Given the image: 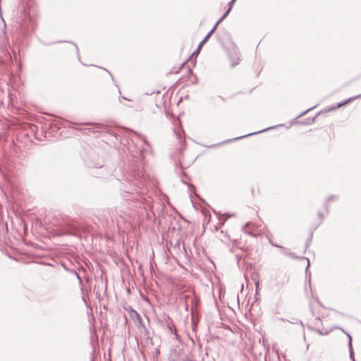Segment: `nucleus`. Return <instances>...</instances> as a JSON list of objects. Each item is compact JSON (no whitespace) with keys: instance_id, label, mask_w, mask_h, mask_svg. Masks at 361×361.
<instances>
[{"instance_id":"nucleus-1","label":"nucleus","mask_w":361,"mask_h":361,"mask_svg":"<svg viewBox=\"0 0 361 361\" xmlns=\"http://www.w3.org/2000/svg\"><path fill=\"white\" fill-rule=\"evenodd\" d=\"M128 179L131 184L137 187V189H135V191L137 193H144V191L145 190L146 178L142 170L140 169H137V170L133 169Z\"/></svg>"},{"instance_id":"nucleus-2","label":"nucleus","mask_w":361,"mask_h":361,"mask_svg":"<svg viewBox=\"0 0 361 361\" xmlns=\"http://www.w3.org/2000/svg\"><path fill=\"white\" fill-rule=\"evenodd\" d=\"M334 329H341L343 332H344L348 336V337L349 357H350V359L352 361L355 360V354H354V351H353V344H352V340H353L352 339V336L349 334L345 332L341 327L336 326Z\"/></svg>"},{"instance_id":"nucleus-3","label":"nucleus","mask_w":361,"mask_h":361,"mask_svg":"<svg viewBox=\"0 0 361 361\" xmlns=\"http://www.w3.org/2000/svg\"><path fill=\"white\" fill-rule=\"evenodd\" d=\"M273 246L276 247H279L281 249V252L286 255V256H289L291 258H297V257L295 256V255L290 252L288 249L281 246V245H279L278 244H272Z\"/></svg>"},{"instance_id":"nucleus-4","label":"nucleus","mask_w":361,"mask_h":361,"mask_svg":"<svg viewBox=\"0 0 361 361\" xmlns=\"http://www.w3.org/2000/svg\"><path fill=\"white\" fill-rule=\"evenodd\" d=\"M303 259H306L307 260V265L305 268V276H306V278L308 279V287H309V289L310 290V291H312V286H311V282H310V273L308 271V269H309V267L310 266V260L308 258H306V257H303Z\"/></svg>"},{"instance_id":"nucleus-5","label":"nucleus","mask_w":361,"mask_h":361,"mask_svg":"<svg viewBox=\"0 0 361 361\" xmlns=\"http://www.w3.org/2000/svg\"><path fill=\"white\" fill-rule=\"evenodd\" d=\"M8 227H0V240H6Z\"/></svg>"},{"instance_id":"nucleus-6","label":"nucleus","mask_w":361,"mask_h":361,"mask_svg":"<svg viewBox=\"0 0 361 361\" xmlns=\"http://www.w3.org/2000/svg\"><path fill=\"white\" fill-rule=\"evenodd\" d=\"M276 127H269V128H267L266 129H264V130H259L258 132H255V133H249L247 135H242L240 137H235L233 139V140H238L239 139H242L243 137H246L247 136H250V135H255V134H257V133H262V132H264V131H267L269 130H271V129H274Z\"/></svg>"},{"instance_id":"nucleus-7","label":"nucleus","mask_w":361,"mask_h":361,"mask_svg":"<svg viewBox=\"0 0 361 361\" xmlns=\"http://www.w3.org/2000/svg\"><path fill=\"white\" fill-rule=\"evenodd\" d=\"M210 37H211V33H208V34L205 36V37H204V39L200 42V44H199V45H198V47H197V50H196V51H195V53L198 52V51L200 50V49H201L202 46L204 44H205V43L208 41V39H209Z\"/></svg>"},{"instance_id":"nucleus-8","label":"nucleus","mask_w":361,"mask_h":361,"mask_svg":"<svg viewBox=\"0 0 361 361\" xmlns=\"http://www.w3.org/2000/svg\"><path fill=\"white\" fill-rule=\"evenodd\" d=\"M167 328H168V329L169 330V331L171 334L175 335L176 338L178 340L179 339V336L177 334V331H176L175 326L173 324L171 325L170 324H167Z\"/></svg>"},{"instance_id":"nucleus-9","label":"nucleus","mask_w":361,"mask_h":361,"mask_svg":"<svg viewBox=\"0 0 361 361\" xmlns=\"http://www.w3.org/2000/svg\"><path fill=\"white\" fill-rule=\"evenodd\" d=\"M360 94L357 95V96H355V97H351V98H349L348 99L345 100V101H343L340 103L338 104L337 105V107H341L344 105H345L346 104H348V102H350V101L356 99V98H360L361 97V96H360Z\"/></svg>"},{"instance_id":"nucleus-10","label":"nucleus","mask_w":361,"mask_h":361,"mask_svg":"<svg viewBox=\"0 0 361 361\" xmlns=\"http://www.w3.org/2000/svg\"><path fill=\"white\" fill-rule=\"evenodd\" d=\"M360 94L357 95V96H355V97H351V98H349L348 99L345 100V101H343L340 103L338 104L337 105V107H341L344 105H345L346 104H348V102H350V101L356 99V98H360L361 97V96H360Z\"/></svg>"},{"instance_id":"nucleus-11","label":"nucleus","mask_w":361,"mask_h":361,"mask_svg":"<svg viewBox=\"0 0 361 361\" xmlns=\"http://www.w3.org/2000/svg\"><path fill=\"white\" fill-rule=\"evenodd\" d=\"M250 227H245V226H243V227H241V230L245 233H247L249 235H250L251 236H253V237H257V234L255 233L252 231H250Z\"/></svg>"},{"instance_id":"nucleus-12","label":"nucleus","mask_w":361,"mask_h":361,"mask_svg":"<svg viewBox=\"0 0 361 361\" xmlns=\"http://www.w3.org/2000/svg\"><path fill=\"white\" fill-rule=\"evenodd\" d=\"M69 272H74V276H75V277L77 278L78 282H79V284L81 286V290H82V285H83V283H82V280L80 277V276L77 273V271L74 269H71L69 271Z\"/></svg>"},{"instance_id":"nucleus-13","label":"nucleus","mask_w":361,"mask_h":361,"mask_svg":"<svg viewBox=\"0 0 361 361\" xmlns=\"http://www.w3.org/2000/svg\"><path fill=\"white\" fill-rule=\"evenodd\" d=\"M69 272H74V276H75V277L77 278L78 282H79V284L81 286V290H82V285H83V283H82V280L80 277V276L77 273V271L74 269H71L69 271Z\"/></svg>"},{"instance_id":"nucleus-14","label":"nucleus","mask_w":361,"mask_h":361,"mask_svg":"<svg viewBox=\"0 0 361 361\" xmlns=\"http://www.w3.org/2000/svg\"><path fill=\"white\" fill-rule=\"evenodd\" d=\"M69 272H74V276H75V277L77 278L78 282H79V284L81 286V290H82V285H83V283H82V280L80 277V276L77 273V271L74 269H71L69 271Z\"/></svg>"},{"instance_id":"nucleus-15","label":"nucleus","mask_w":361,"mask_h":361,"mask_svg":"<svg viewBox=\"0 0 361 361\" xmlns=\"http://www.w3.org/2000/svg\"><path fill=\"white\" fill-rule=\"evenodd\" d=\"M313 232H314V231H312V230L310 231V232L309 237L307 239V241H306V243H305V249H307L310 246L311 243H312V236H313Z\"/></svg>"},{"instance_id":"nucleus-16","label":"nucleus","mask_w":361,"mask_h":361,"mask_svg":"<svg viewBox=\"0 0 361 361\" xmlns=\"http://www.w3.org/2000/svg\"><path fill=\"white\" fill-rule=\"evenodd\" d=\"M230 12L231 8H228V10L224 13V15L219 19V20L217 21V24H219L223 20H224Z\"/></svg>"},{"instance_id":"nucleus-17","label":"nucleus","mask_w":361,"mask_h":361,"mask_svg":"<svg viewBox=\"0 0 361 361\" xmlns=\"http://www.w3.org/2000/svg\"><path fill=\"white\" fill-rule=\"evenodd\" d=\"M307 328L312 331H316L318 334L322 335V336L326 335L328 334L327 332L324 333L322 330H320L319 329H314L310 326H308Z\"/></svg>"},{"instance_id":"nucleus-18","label":"nucleus","mask_w":361,"mask_h":361,"mask_svg":"<svg viewBox=\"0 0 361 361\" xmlns=\"http://www.w3.org/2000/svg\"><path fill=\"white\" fill-rule=\"evenodd\" d=\"M337 199H338V196H336V195H330L329 197H328L326 202L324 204L326 209L327 210V206H328V203L329 201H331V200H337Z\"/></svg>"},{"instance_id":"nucleus-19","label":"nucleus","mask_w":361,"mask_h":361,"mask_svg":"<svg viewBox=\"0 0 361 361\" xmlns=\"http://www.w3.org/2000/svg\"><path fill=\"white\" fill-rule=\"evenodd\" d=\"M133 312L135 313V315L138 322L140 324H142V319L141 316L139 314V313L137 312H136L135 310H133Z\"/></svg>"},{"instance_id":"nucleus-20","label":"nucleus","mask_w":361,"mask_h":361,"mask_svg":"<svg viewBox=\"0 0 361 361\" xmlns=\"http://www.w3.org/2000/svg\"><path fill=\"white\" fill-rule=\"evenodd\" d=\"M219 24H217V22L216 23L215 25L213 27V28L208 32V33H211V36L212 35V34L214 32V31L216 30L217 26H218Z\"/></svg>"},{"instance_id":"nucleus-21","label":"nucleus","mask_w":361,"mask_h":361,"mask_svg":"<svg viewBox=\"0 0 361 361\" xmlns=\"http://www.w3.org/2000/svg\"><path fill=\"white\" fill-rule=\"evenodd\" d=\"M219 24H217V22L216 23L215 25L213 27V28L208 32V33H211V36L212 35V34L214 32V31L216 30L217 26H218Z\"/></svg>"},{"instance_id":"nucleus-22","label":"nucleus","mask_w":361,"mask_h":361,"mask_svg":"<svg viewBox=\"0 0 361 361\" xmlns=\"http://www.w3.org/2000/svg\"><path fill=\"white\" fill-rule=\"evenodd\" d=\"M240 59L239 58H238L236 60H234V61L232 63V66L238 65L240 63Z\"/></svg>"},{"instance_id":"nucleus-23","label":"nucleus","mask_w":361,"mask_h":361,"mask_svg":"<svg viewBox=\"0 0 361 361\" xmlns=\"http://www.w3.org/2000/svg\"><path fill=\"white\" fill-rule=\"evenodd\" d=\"M311 109H312L310 108V109H308L307 110H306V111H303L302 113H301V114L298 116V118H300V117H301V116H304L305 114H307V113L309 111H310Z\"/></svg>"},{"instance_id":"nucleus-24","label":"nucleus","mask_w":361,"mask_h":361,"mask_svg":"<svg viewBox=\"0 0 361 361\" xmlns=\"http://www.w3.org/2000/svg\"><path fill=\"white\" fill-rule=\"evenodd\" d=\"M259 281H255V287H256V288H257V290H256V294L257 293V290H258V288H259Z\"/></svg>"},{"instance_id":"nucleus-25","label":"nucleus","mask_w":361,"mask_h":361,"mask_svg":"<svg viewBox=\"0 0 361 361\" xmlns=\"http://www.w3.org/2000/svg\"><path fill=\"white\" fill-rule=\"evenodd\" d=\"M235 1V0H231L229 4H228V8H231V9L232 8V6L233 4H234V2Z\"/></svg>"},{"instance_id":"nucleus-26","label":"nucleus","mask_w":361,"mask_h":361,"mask_svg":"<svg viewBox=\"0 0 361 361\" xmlns=\"http://www.w3.org/2000/svg\"><path fill=\"white\" fill-rule=\"evenodd\" d=\"M194 302L196 303V301H195V300L192 299V307H191L192 312L193 311Z\"/></svg>"},{"instance_id":"nucleus-27","label":"nucleus","mask_w":361,"mask_h":361,"mask_svg":"<svg viewBox=\"0 0 361 361\" xmlns=\"http://www.w3.org/2000/svg\"><path fill=\"white\" fill-rule=\"evenodd\" d=\"M23 231L25 233H26L28 230V227H27V226L23 227Z\"/></svg>"},{"instance_id":"nucleus-28","label":"nucleus","mask_w":361,"mask_h":361,"mask_svg":"<svg viewBox=\"0 0 361 361\" xmlns=\"http://www.w3.org/2000/svg\"><path fill=\"white\" fill-rule=\"evenodd\" d=\"M318 216H319V218H321V219H322V218H323V214H322V212H318Z\"/></svg>"},{"instance_id":"nucleus-29","label":"nucleus","mask_w":361,"mask_h":361,"mask_svg":"<svg viewBox=\"0 0 361 361\" xmlns=\"http://www.w3.org/2000/svg\"><path fill=\"white\" fill-rule=\"evenodd\" d=\"M214 228H215L216 231H218L219 228H221V227H218V226H216Z\"/></svg>"},{"instance_id":"nucleus-30","label":"nucleus","mask_w":361,"mask_h":361,"mask_svg":"<svg viewBox=\"0 0 361 361\" xmlns=\"http://www.w3.org/2000/svg\"><path fill=\"white\" fill-rule=\"evenodd\" d=\"M269 243H270L271 245H272V244H275V243L273 242V240H271V239H269Z\"/></svg>"},{"instance_id":"nucleus-31","label":"nucleus","mask_w":361,"mask_h":361,"mask_svg":"<svg viewBox=\"0 0 361 361\" xmlns=\"http://www.w3.org/2000/svg\"><path fill=\"white\" fill-rule=\"evenodd\" d=\"M198 347H199V348H200V349H201V348H202V344H201L200 342H199V343H198Z\"/></svg>"},{"instance_id":"nucleus-32","label":"nucleus","mask_w":361,"mask_h":361,"mask_svg":"<svg viewBox=\"0 0 361 361\" xmlns=\"http://www.w3.org/2000/svg\"><path fill=\"white\" fill-rule=\"evenodd\" d=\"M245 226H250V224L247 222V223H246V224H245Z\"/></svg>"},{"instance_id":"nucleus-33","label":"nucleus","mask_w":361,"mask_h":361,"mask_svg":"<svg viewBox=\"0 0 361 361\" xmlns=\"http://www.w3.org/2000/svg\"><path fill=\"white\" fill-rule=\"evenodd\" d=\"M232 240V241L234 243V244L235 245V243H236V241H237V240H236L235 239H233V240Z\"/></svg>"},{"instance_id":"nucleus-34","label":"nucleus","mask_w":361,"mask_h":361,"mask_svg":"<svg viewBox=\"0 0 361 361\" xmlns=\"http://www.w3.org/2000/svg\"><path fill=\"white\" fill-rule=\"evenodd\" d=\"M179 245H180V242L178 240L176 244V245H178L179 246Z\"/></svg>"},{"instance_id":"nucleus-35","label":"nucleus","mask_w":361,"mask_h":361,"mask_svg":"<svg viewBox=\"0 0 361 361\" xmlns=\"http://www.w3.org/2000/svg\"><path fill=\"white\" fill-rule=\"evenodd\" d=\"M316 320H317V321H320V317H317L316 318Z\"/></svg>"},{"instance_id":"nucleus-36","label":"nucleus","mask_w":361,"mask_h":361,"mask_svg":"<svg viewBox=\"0 0 361 361\" xmlns=\"http://www.w3.org/2000/svg\"><path fill=\"white\" fill-rule=\"evenodd\" d=\"M204 232H205V227H203L202 233H204Z\"/></svg>"},{"instance_id":"nucleus-37","label":"nucleus","mask_w":361,"mask_h":361,"mask_svg":"<svg viewBox=\"0 0 361 361\" xmlns=\"http://www.w3.org/2000/svg\"><path fill=\"white\" fill-rule=\"evenodd\" d=\"M303 339H304L305 341V339H306V337H305V334H303Z\"/></svg>"},{"instance_id":"nucleus-38","label":"nucleus","mask_w":361,"mask_h":361,"mask_svg":"<svg viewBox=\"0 0 361 361\" xmlns=\"http://www.w3.org/2000/svg\"><path fill=\"white\" fill-rule=\"evenodd\" d=\"M309 344L307 345V350L309 348Z\"/></svg>"},{"instance_id":"nucleus-39","label":"nucleus","mask_w":361,"mask_h":361,"mask_svg":"<svg viewBox=\"0 0 361 361\" xmlns=\"http://www.w3.org/2000/svg\"><path fill=\"white\" fill-rule=\"evenodd\" d=\"M122 99H127L125 97H122Z\"/></svg>"},{"instance_id":"nucleus-40","label":"nucleus","mask_w":361,"mask_h":361,"mask_svg":"<svg viewBox=\"0 0 361 361\" xmlns=\"http://www.w3.org/2000/svg\"><path fill=\"white\" fill-rule=\"evenodd\" d=\"M360 96H361V94Z\"/></svg>"},{"instance_id":"nucleus-41","label":"nucleus","mask_w":361,"mask_h":361,"mask_svg":"<svg viewBox=\"0 0 361 361\" xmlns=\"http://www.w3.org/2000/svg\"><path fill=\"white\" fill-rule=\"evenodd\" d=\"M354 361H356V360H354Z\"/></svg>"}]
</instances>
